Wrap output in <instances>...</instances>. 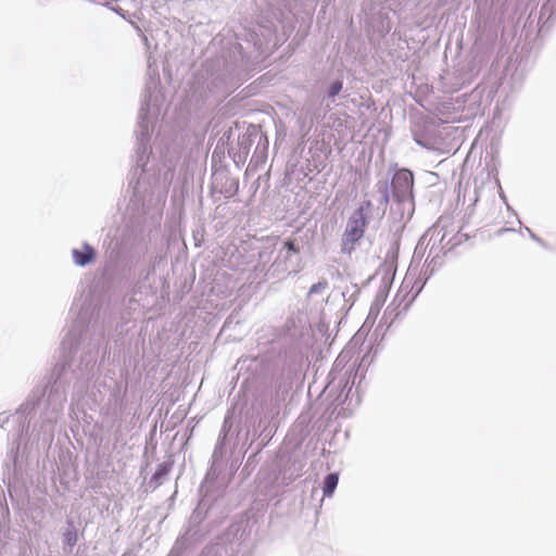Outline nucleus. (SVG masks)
I'll list each match as a JSON object with an SVG mask.
<instances>
[{"instance_id":"nucleus-1","label":"nucleus","mask_w":556,"mask_h":556,"mask_svg":"<svg viewBox=\"0 0 556 556\" xmlns=\"http://www.w3.org/2000/svg\"><path fill=\"white\" fill-rule=\"evenodd\" d=\"M370 207L371 203L367 201L350 216L342 238L343 252H352L355 249V244L364 237L368 225L367 212Z\"/></svg>"},{"instance_id":"nucleus-2","label":"nucleus","mask_w":556,"mask_h":556,"mask_svg":"<svg viewBox=\"0 0 556 556\" xmlns=\"http://www.w3.org/2000/svg\"><path fill=\"white\" fill-rule=\"evenodd\" d=\"M414 176L408 169H400L392 179L394 195L399 201H403L413 195Z\"/></svg>"},{"instance_id":"nucleus-3","label":"nucleus","mask_w":556,"mask_h":556,"mask_svg":"<svg viewBox=\"0 0 556 556\" xmlns=\"http://www.w3.org/2000/svg\"><path fill=\"white\" fill-rule=\"evenodd\" d=\"M73 256L76 264L84 266L92 261L94 252L90 247L86 245L81 251L74 250Z\"/></svg>"},{"instance_id":"nucleus-4","label":"nucleus","mask_w":556,"mask_h":556,"mask_svg":"<svg viewBox=\"0 0 556 556\" xmlns=\"http://www.w3.org/2000/svg\"><path fill=\"white\" fill-rule=\"evenodd\" d=\"M338 481H339V478H338L337 473H329L325 478L324 488H323V492H324L325 496L332 495L333 491L336 490V488L338 485Z\"/></svg>"},{"instance_id":"nucleus-5","label":"nucleus","mask_w":556,"mask_h":556,"mask_svg":"<svg viewBox=\"0 0 556 556\" xmlns=\"http://www.w3.org/2000/svg\"><path fill=\"white\" fill-rule=\"evenodd\" d=\"M64 542L73 547L76 542H77V533L75 531H67L65 534H64Z\"/></svg>"},{"instance_id":"nucleus-6","label":"nucleus","mask_w":556,"mask_h":556,"mask_svg":"<svg viewBox=\"0 0 556 556\" xmlns=\"http://www.w3.org/2000/svg\"><path fill=\"white\" fill-rule=\"evenodd\" d=\"M328 287V283L326 280H323V281H318L317 283H314L311 288H309V293L313 294V293H318L320 292L321 290L326 289Z\"/></svg>"},{"instance_id":"nucleus-7","label":"nucleus","mask_w":556,"mask_h":556,"mask_svg":"<svg viewBox=\"0 0 556 556\" xmlns=\"http://www.w3.org/2000/svg\"><path fill=\"white\" fill-rule=\"evenodd\" d=\"M285 248L294 253L299 252V249L295 247L294 242L291 240H288L285 242Z\"/></svg>"},{"instance_id":"nucleus-8","label":"nucleus","mask_w":556,"mask_h":556,"mask_svg":"<svg viewBox=\"0 0 556 556\" xmlns=\"http://www.w3.org/2000/svg\"><path fill=\"white\" fill-rule=\"evenodd\" d=\"M341 88H342L341 83H336V84L331 87V92H330V94H331V96L337 94V93L341 90Z\"/></svg>"}]
</instances>
